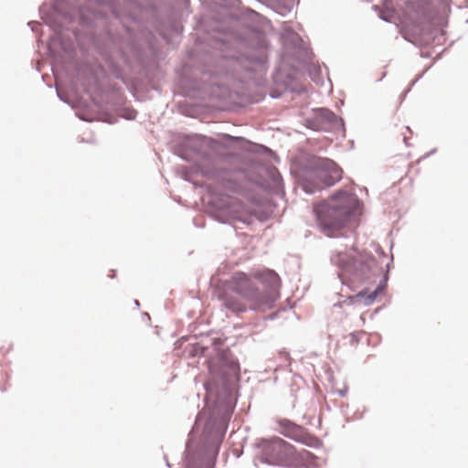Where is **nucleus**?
<instances>
[{
  "instance_id": "nucleus-1",
  "label": "nucleus",
  "mask_w": 468,
  "mask_h": 468,
  "mask_svg": "<svg viewBox=\"0 0 468 468\" xmlns=\"http://www.w3.org/2000/svg\"><path fill=\"white\" fill-rule=\"evenodd\" d=\"M280 287L281 279L272 270L256 271L250 276L236 272L226 281L218 298L227 309L234 313H243L248 309L263 312L272 308L279 298Z\"/></svg>"
},
{
  "instance_id": "nucleus-2",
  "label": "nucleus",
  "mask_w": 468,
  "mask_h": 468,
  "mask_svg": "<svg viewBox=\"0 0 468 468\" xmlns=\"http://www.w3.org/2000/svg\"><path fill=\"white\" fill-rule=\"evenodd\" d=\"M324 217V232L333 236L354 220L357 204L353 196L346 191H338L332 197Z\"/></svg>"
},
{
  "instance_id": "nucleus-3",
  "label": "nucleus",
  "mask_w": 468,
  "mask_h": 468,
  "mask_svg": "<svg viewBox=\"0 0 468 468\" xmlns=\"http://www.w3.org/2000/svg\"><path fill=\"white\" fill-rule=\"evenodd\" d=\"M259 450L261 460L269 464H287L296 458L294 447L281 438L262 441Z\"/></svg>"
},
{
  "instance_id": "nucleus-4",
  "label": "nucleus",
  "mask_w": 468,
  "mask_h": 468,
  "mask_svg": "<svg viewBox=\"0 0 468 468\" xmlns=\"http://www.w3.org/2000/svg\"><path fill=\"white\" fill-rule=\"evenodd\" d=\"M208 369L211 375L225 378L237 375L239 369L238 361L229 352H221L210 358Z\"/></svg>"
},
{
  "instance_id": "nucleus-5",
  "label": "nucleus",
  "mask_w": 468,
  "mask_h": 468,
  "mask_svg": "<svg viewBox=\"0 0 468 468\" xmlns=\"http://www.w3.org/2000/svg\"><path fill=\"white\" fill-rule=\"evenodd\" d=\"M278 424L280 427V432L283 436L310 447L318 446L319 441L308 433L302 426L286 419L278 420Z\"/></svg>"
},
{
  "instance_id": "nucleus-6",
  "label": "nucleus",
  "mask_w": 468,
  "mask_h": 468,
  "mask_svg": "<svg viewBox=\"0 0 468 468\" xmlns=\"http://www.w3.org/2000/svg\"><path fill=\"white\" fill-rule=\"evenodd\" d=\"M324 141L333 143L346 136L343 120L328 110L324 109Z\"/></svg>"
},
{
  "instance_id": "nucleus-7",
  "label": "nucleus",
  "mask_w": 468,
  "mask_h": 468,
  "mask_svg": "<svg viewBox=\"0 0 468 468\" xmlns=\"http://www.w3.org/2000/svg\"><path fill=\"white\" fill-rule=\"evenodd\" d=\"M343 177V169L333 160L324 158V187L332 186Z\"/></svg>"
},
{
  "instance_id": "nucleus-8",
  "label": "nucleus",
  "mask_w": 468,
  "mask_h": 468,
  "mask_svg": "<svg viewBox=\"0 0 468 468\" xmlns=\"http://www.w3.org/2000/svg\"><path fill=\"white\" fill-rule=\"evenodd\" d=\"M329 388L333 393H337L344 396L347 390L345 377L340 371H333L329 369L326 371Z\"/></svg>"
},
{
  "instance_id": "nucleus-9",
  "label": "nucleus",
  "mask_w": 468,
  "mask_h": 468,
  "mask_svg": "<svg viewBox=\"0 0 468 468\" xmlns=\"http://www.w3.org/2000/svg\"><path fill=\"white\" fill-rule=\"evenodd\" d=\"M401 31L407 40L414 42L422 31V22L420 20L413 22L410 18H403L401 20Z\"/></svg>"
},
{
  "instance_id": "nucleus-10",
  "label": "nucleus",
  "mask_w": 468,
  "mask_h": 468,
  "mask_svg": "<svg viewBox=\"0 0 468 468\" xmlns=\"http://www.w3.org/2000/svg\"><path fill=\"white\" fill-rule=\"evenodd\" d=\"M315 217H316V224L318 227H322V219H321V215H322V207H321V205L320 204H315L314 206V209H313Z\"/></svg>"
},
{
  "instance_id": "nucleus-11",
  "label": "nucleus",
  "mask_w": 468,
  "mask_h": 468,
  "mask_svg": "<svg viewBox=\"0 0 468 468\" xmlns=\"http://www.w3.org/2000/svg\"><path fill=\"white\" fill-rule=\"evenodd\" d=\"M135 116H136V112L132 111V112H129L125 117H126L127 119H131V120H132V119H134V118H135Z\"/></svg>"
},
{
  "instance_id": "nucleus-12",
  "label": "nucleus",
  "mask_w": 468,
  "mask_h": 468,
  "mask_svg": "<svg viewBox=\"0 0 468 468\" xmlns=\"http://www.w3.org/2000/svg\"><path fill=\"white\" fill-rule=\"evenodd\" d=\"M231 218L234 219L241 220V217L238 214V211L231 214Z\"/></svg>"
},
{
  "instance_id": "nucleus-13",
  "label": "nucleus",
  "mask_w": 468,
  "mask_h": 468,
  "mask_svg": "<svg viewBox=\"0 0 468 468\" xmlns=\"http://www.w3.org/2000/svg\"><path fill=\"white\" fill-rule=\"evenodd\" d=\"M303 188H304L305 192H308V193H312V192H313L312 190H309V189L307 188V186H306V185H304V186H303Z\"/></svg>"
},
{
  "instance_id": "nucleus-14",
  "label": "nucleus",
  "mask_w": 468,
  "mask_h": 468,
  "mask_svg": "<svg viewBox=\"0 0 468 468\" xmlns=\"http://www.w3.org/2000/svg\"><path fill=\"white\" fill-rule=\"evenodd\" d=\"M235 206L239 207H241L240 204H239V203H235Z\"/></svg>"
},
{
  "instance_id": "nucleus-15",
  "label": "nucleus",
  "mask_w": 468,
  "mask_h": 468,
  "mask_svg": "<svg viewBox=\"0 0 468 468\" xmlns=\"http://www.w3.org/2000/svg\"><path fill=\"white\" fill-rule=\"evenodd\" d=\"M404 142H405L406 144H408L406 137H404Z\"/></svg>"
}]
</instances>
